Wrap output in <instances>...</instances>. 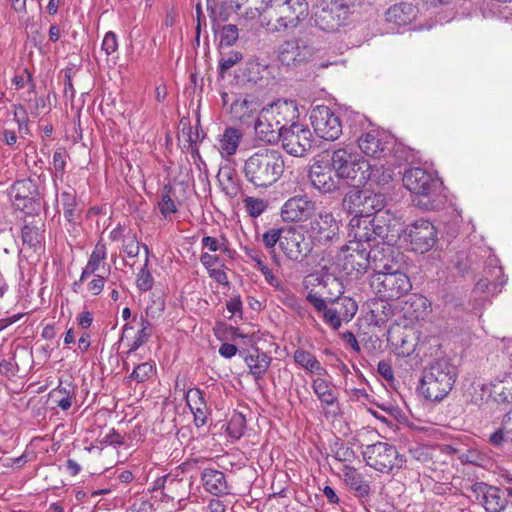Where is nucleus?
<instances>
[{
	"label": "nucleus",
	"mask_w": 512,
	"mask_h": 512,
	"mask_svg": "<svg viewBox=\"0 0 512 512\" xmlns=\"http://www.w3.org/2000/svg\"><path fill=\"white\" fill-rule=\"evenodd\" d=\"M285 171L282 153L274 148H262L252 153L243 164L242 173L255 188H269L277 183Z\"/></svg>",
	"instance_id": "obj_1"
},
{
	"label": "nucleus",
	"mask_w": 512,
	"mask_h": 512,
	"mask_svg": "<svg viewBox=\"0 0 512 512\" xmlns=\"http://www.w3.org/2000/svg\"><path fill=\"white\" fill-rule=\"evenodd\" d=\"M458 377V367L448 356L431 360L424 368L419 390L428 400H443L454 387Z\"/></svg>",
	"instance_id": "obj_2"
},
{
	"label": "nucleus",
	"mask_w": 512,
	"mask_h": 512,
	"mask_svg": "<svg viewBox=\"0 0 512 512\" xmlns=\"http://www.w3.org/2000/svg\"><path fill=\"white\" fill-rule=\"evenodd\" d=\"M404 186L413 194V203L423 210H434L442 204V182L434 171L413 167L403 175Z\"/></svg>",
	"instance_id": "obj_3"
},
{
	"label": "nucleus",
	"mask_w": 512,
	"mask_h": 512,
	"mask_svg": "<svg viewBox=\"0 0 512 512\" xmlns=\"http://www.w3.org/2000/svg\"><path fill=\"white\" fill-rule=\"evenodd\" d=\"M382 233V227L374 224V218L353 216L348 224L349 240L341 252L344 256H353L354 253L370 256Z\"/></svg>",
	"instance_id": "obj_4"
},
{
	"label": "nucleus",
	"mask_w": 512,
	"mask_h": 512,
	"mask_svg": "<svg viewBox=\"0 0 512 512\" xmlns=\"http://www.w3.org/2000/svg\"><path fill=\"white\" fill-rule=\"evenodd\" d=\"M276 14V20H261V25L269 33H283L295 30L309 14L306 0H272L269 5Z\"/></svg>",
	"instance_id": "obj_5"
},
{
	"label": "nucleus",
	"mask_w": 512,
	"mask_h": 512,
	"mask_svg": "<svg viewBox=\"0 0 512 512\" xmlns=\"http://www.w3.org/2000/svg\"><path fill=\"white\" fill-rule=\"evenodd\" d=\"M330 163L338 178L352 180L359 185H365L374 177L371 164L357 152L346 147L335 149Z\"/></svg>",
	"instance_id": "obj_6"
},
{
	"label": "nucleus",
	"mask_w": 512,
	"mask_h": 512,
	"mask_svg": "<svg viewBox=\"0 0 512 512\" xmlns=\"http://www.w3.org/2000/svg\"><path fill=\"white\" fill-rule=\"evenodd\" d=\"M359 0H320L313 13L315 25L336 32L348 23L352 8Z\"/></svg>",
	"instance_id": "obj_7"
},
{
	"label": "nucleus",
	"mask_w": 512,
	"mask_h": 512,
	"mask_svg": "<svg viewBox=\"0 0 512 512\" xmlns=\"http://www.w3.org/2000/svg\"><path fill=\"white\" fill-rule=\"evenodd\" d=\"M378 284V291L387 299L397 300L407 294L412 284L408 275L396 264L385 263L373 275Z\"/></svg>",
	"instance_id": "obj_8"
},
{
	"label": "nucleus",
	"mask_w": 512,
	"mask_h": 512,
	"mask_svg": "<svg viewBox=\"0 0 512 512\" xmlns=\"http://www.w3.org/2000/svg\"><path fill=\"white\" fill-rule=\"evenodd\" d=\"M221 101L230 117L242 124L249 125L261 112V101L250 93L221 92Z\"/></svg>",
	"instance_id": "obj_9"
},
{
	"label": "nucleus",
	"mask_w": 512,
	"mask_h": 512,
	"mask_svg": "<svg viewBox=\"0 0 512 512\" xmlns=\"http://www.w3.org/2000/svg\"><path fill=\"white\" fill-rule=\"evenodd\" d=\"M362 454L367 465L381 473H389L394 468L400 469L406 462L405 457L398 452L397 448L387 442L367 445Z\"/></svg>",
	"instance_id": "obj_10"
},
{
	"label": "nucleus",
	"mask_w": 512,
	"mask_h": 512,
	"mask_svg": "<svg viewBox=\"0 0 512 512\" xmlns=\"http://www.w3.org/2000/svg\"><path fill=\"white\" fill-rule=\"evenodd\" d=\"M318 50L307 40L292 38L277 48V58L282 66L293 68L306 64L316 57Z\"/></svg>",
	"instance_id": "obj_11"
},
{
	"label": "nucleus",
	"mask_w": 512,
	"mask_h": 512,
	"mask_svg": "<svg viewBox=\"0 0 512 512\" xmlns=\"http://www.w3.org/2000/svg\"><path fill=\"white\" fill-rule=\"evenodd\" d=\"M344 206L353 216L372 218L384 207V198L370 190H351L344 198Z\"/></svg>",
	"instance_id": "obj_12"
},
{
	"label": "nucleus",
	"mask_w": 512,
	"mask_h": 512,
	"mask_svg": "<svg viewBox=\"0 0 512 512\" xmlns=\"http://www.w3.org/2000/svg\"><path fill=\"white\" fill-rule=\"evenodd\" d=\"M310 120L314 132L321 139L334 141L342 134L339 116L327 106L319 105L313 108Z\"/></svg>",
	"instance_id": "obj_13"
},
{
	"label": "nucleus",
	"mask_w": 512,
	"mask_h": 512,
	"mask_svg": "<svg viewBox=\"0 0 512 512\" xmlns=\"http://www.w3.org/2000/svg\"><path fill=\"white\" fill-rule=\"evenodd\" d=\"M404 238L413 252L425 254L435 245L436 228L430 221L419 219L406 228Z\"/></svg>",
	"instance_id": "obj_14"
},
{
	"label": "nucleus",
	"mask_w": 512,
	"mask_h": 512,
	"mask_svg": "<svg viewBox=\"0 0 512 512\" xmlns=\"http://www.w3.org/2000/svg\"><path fill=\"white\" fill-rule=\"evenodd\" d=\"M9 196L13 206L25 214H33L40 206L38 189L31 179L16 181L10 188Z\"/></svg>",
	"instance_id": "obj_15"
},
{
	"label": "nucleus",
	"mask_w": 512,
	"mask_h": 512,
	"mask_svg": "<svg viewBox=\"0 0 512 512\" xmlns=\"http://www.w3.org/2000/svg\"><path fill=\"white\" fill-rule=\"evenodd\" d=\"M282 133V147L288 154L302 157L312 148V133L307 127L292 123Z\"/></svg>",
	"instance_id": "obj_16"
},
{
	"label": "nucleus",
	"mask_w": 512,
	"mask_h": 512,
	"mask_svg": "<svg viewBox=\"0 0 512 512\" xmlns=\"http://www.w3.org/2000/svg\"><path fill=\"white\" fill-rule=\"evenodd\" d=\"M361 152L370 158L381 159L390 151L392 137L385 131L371 129L363 133L357 140Z\"/></svg>",
	"instance_id": "obj_17"
},
{
	"label": "nucleus",
	"mask_w": 512,
	"mask_h": 512,
	"mask_svg": "<svg viewBox=\"0 0 512 512\" xmlns=\"http://www.w3.org/2000/svg\"><path fill=\"white\" fill-rule=\"evenodd\" d=\"M339 230V221L328 210L319 211L315 218L310 221L311 236L323 245L337 239Z\"/></svg>",
	"instance_id": "obj_18"
},
{
	"label": "nucleus",
	"mask_w": 512,
	"mask_h": 512,
	"mask_svg": "<svg viewBox=\"0 0 512 512\" xmlns=\"http://www.w3.org/2000/svg\"><path fill=\"white\" fill-rule=\"evenodd\" d=\"M316 204L307 195H296L284 202L281 207V218L284 222H304L312 217Z\"/></svg>",
	"instance_id": "obj_19"
},
{
	"label": "nucleus",
	"mask_w": 512,
	"mask_h": 512,
	"mask_svg": "<svg viewBox=\"0 0 512 512\" xmlns=\"http://www.w3.org/2000/svg\"><path fill=\"white\" fill-rule=\"evenodd\" d=\"M261 112L265 120H271L277 126H281V130H287V125L296 123L295 120L298 118V107L292 100L279 99L263 107Z\"/></svg>",
	"instance_id": "obj_20"
},
{
	"label": "nucleus",
	"mask_w": 512,
	"mask_h": 512,
	"mask_svg": "<svg viewBox=\"0 0 512 512\" xmlns=\"http://www.w3.org/2000/svg\"><path fill=\"white\" fill-rule=\"evenodd\" d=\"M488 268L485 270L484 278L479 279L475 284L473 292L475 294H489L496 295L501 291V288L506 283V279L503 275L502 267L499 265L498 258H490Z\"/></svg>",
	"instance_id": "obj_21"
},
{
	"label": "nucleus",
	"mask_w": 512,
	"mask_h": 512,
	"mask_svg": "<svg viewBox=\"0 0 512 512\" xmlns=\"http://www.w3.org/2000/svg\"><path fill=\"white\" fill-rule=\"evenodd\" d=\"M312 186L321 193H333L339 189L340 180L332 167L322 166L318 163L312 165L309 172Z\"/></svg>",
	"instance_id": "obj_22"
},
{
	"label": "nucleus",
	"mask_w": 512,
	"mask_h": 512,
	"mask_svg": "<svg viewBox=\"0 0 512 512\" xmlns=\"http://www.w3.org/2000/svg\"><path fill=\"white\" fill-rule=\"evenodd\" d=\"M239 355L249 368V374L252 375L255 383L258 384L269 369L272 358L258 347H253L252 350L241 349L239 350Z\"/></svg>",
	"instance_id": "obj_23"
},
{
	"label": "nucleus",
	"mask_w": 512,
	"mask_h": 512,
	"mask_svg": "<svg viewBox=\"0 0 512 512\" xmlns=\"http://www.w3.org/2000/svg\"><path fill=\"white\" fill-rule=\"evenodd\" d=\"M281 229H270L263 234L262 240L267 248H273L277 243L284 250L285 256H296L297 254L307 256L294 233L291 235V244L288 238L281 236Z\"/></svg>",
	"instance_id": "obj_24"
},
{
	"label": "nucleus",
	"mask_w": 512,
	"mask_h": 512,
	"mask_svg": "<svg viewBox=\"0 0 512 512\" xmlns=\"http://www.w3.org/2000/svg\"><path fill=\"white\" fill-rule=\"evenodd\" d=\"M201 484L206 492L214 496H224L230 493L224 472L215 468H204L201 472Z\"/></svg>",
	"instance_id": "obj_25"
},
{
	"label": "nucleus",
	"mask_w": 512,
	"mask_h": 512,
	"mask_svg": "<svg viewBox=\"0 0 512 512\" xmlns=\"http://www.w3.org/2000/svg\"><path fill=\"white\" fill-rule=\"evenodd\" d=\"M188 486L186 479L169 473L155 481L154 489H161L164 497L170 500H180L188 493Z\"/></svg>",
	"instance_id": "obj_26"
},
{
	"label": "nucleus",
	"mask_w": 512,
	"mask_h": 512,
	"mask_svg": "<svg viewBox=\"0 0 512 512\" xmlns=\"http://www.w3.org/2000/svg\"><path fill=\"white\" fill-rule=\"evenodd\" d=\"M418 9L411 3L401 2L392 5L385 13L388 23L402 27L411 24L417 17Z\"/></svg>",
	"instance_id": "obj_27"
},
{
	"label": "nucleus",
	"mask_w": 512,
	"mask_h": 512,
	"mask_svg": "<svg viewBox=\"0 0 512 512\" xmlns=\"http://www.w3.org/2000/svg\"><path fill=\"white\" fill-rule=\"evenodd\" d=\"M243 133L235 127H227L218 139V151L222 158L229 159L236 154L242 141Z\"/></svg>",
	"instance_id": "obj_28"
},
{
	"label": "nucleus",
	"mask_w": 512,
	"mask_h": 512,
	"mask_svg": "<svg viewBox=\"0 0 512 512\" xmlns=\"http://www.w3.org/2000/svg\"><path fill=\"white\" fill-rule=\"evenodd\" d=\"M254 129L257 139L265 144H276L283 136L281 126H277L271 120H265L262 112L257 117Z\"/></svg>",
	"instance_id": "obj_29"
},
{
	"label": "nucleus",
	"mask_w": 512,
	"mask_h": 512,
	"mask_svg": "<svg viewBox=\"0 0 512 512\" xmlns=\"http://www.w3.org/2000/svg\"><path fill=\"white\" fill-rule=\"evenodd\" d=\"M490 396L502 405H512V373L495 378L490 383Z\"/></svg>",
	"instance_id": "obj_30"
},
{
	"label": "nucleus",
	"mask_w": 512,
	"mask_h": 512,
	"mask_svg": "<svg viewBox=\"0 0 512 512\" xmlns=\"http://www.w3.org/2000/svg\"><path fill=\"white\" fill-rule=\"evenodd\" d=\"M179 206H181V201L176 195L175 188L170 184L164 185L157 204L162 217L171 221L173 216L178 213Z\"/></svg>",
	"instance_id": "obj_31"
},
{
	"label": "nucleus",
	"mask_w": 512,
	"mask_h": 512,
	"mask_svg": "<svg viewBox=\"0 0 512 512\" xmlns=\"http://www.w3.org/2000/svg\"><path fill=\"white\" fill-rule=\"evenodd\" d=\"M370 324L381 327L394 316L390 303L383 299H371L367 302Z\"/></svg>",
	"instance_id": "obj_32"
},
{
	"label": "nucleus",
	"mask_w": 512,
	"mask_h": 512,
	"mask_svg": "<svg viewBox=\"0 0 512 512\" xmlns=\"http://www.w3.org/2000/svg\"><path fill=\"white\" fill-rule=\"evenodd\" d=\"M344 481L350 489L354 490L359 497H366L370 493V486L368 482L363 479V476L352 466L345 465L343 467Z\"/></svg>",
	"instance_id": "obj_33"
},
{
	"label": "nucleus",
	"mask_w": 512,
	"mask_h": 512,
	"mask_svg": "<svg viewBox=\"0 0 512 512\" xmlns=\"http://www.w3.org/2000/svg\"><path fill=\"white\" fill-rule=\"evenodd\" d=\"M312 389L326 407H332L338 404L337 394L332 389V384L323 378H315L312 381Z\"/></svg>",
	"instance_id": "obj_34"
},
{
	"label": "nucleus",
	"mask_w": 512,
	"mask_h": 512,
	"mask_svg": "<svg viewBox=\"0 0 512 512\" xmlns=\"http://www.w3.org/2000/svg\"><path fill=\"white\" fill-rule=\"evenodd\" d=\"M321 270H322L321 275L310 274V275L306 276L303 280L304 287L307 289L310 286H315V285H323L324 287L332 286L335 289H337L338 293H342V283L339 281V279L335 275L328 272L329 268H327L326 266H323L321 268Z\"/></svg>",
	"instance_id": "obj_35"
},
{
	"label": "nucleus",
	"mask_w": 512,
	"mask_h": 512,
	"mask_svg": "<svg viewBox=\"0 0 512 512\" xmlns=\"http://www.w3.org/2000/svg\"><path fill=\"white\" fill-rule=\"evenodd\" d=\"M486 512H502L508 505L507 498L503 495L500 488L491 486L484 495V501L482 503Z\"/></svg>",
	"instance_id": "obj_36"
},
{
	"label": "nucleus",
	"mask_w": 512,
	"mask_h": 512,
	"mask_svg": "<svg viewBox=\"0 0 512 512\" xmlns=\"http://www.w3.org/2000/svg\"><path fill=\"white\" fill-rule=\"evenodd\" d=\"M294 361L310 373L318 375L328 374L327 370L321 365L317 358L304 349H297L294 352Z\"/></svg>",
	"instance_id": "obj_37"
},
{
	"label": "nucleus",
	"mask_w": 512,
	"mask_h": 512,
	"mask_svg": "<svg viewBox=\"0 0 512 512\" xmlns=\"http://www.w3.org/2000/svg\"><path fill=\"white\" fill-rule=\"evenodd\" d=\"M50 397L62 410L67 411L72 406V400L75 398V389L72 383L66 385L60 384L50 392Z\"/></svg>",
	"instance_id": "obj_38"
},
{
	"label": "nucleus",
	"mask_w": 512,
	"mask_h": 512,
	"mask_svg": "<svg viewBox=\"0 0 512 512\" xmlns=\"http://www.w3.org/2000/svg\"><path fill=\"white\" fill-rule=\"evenodd\" d=\"M328 301L335 304L334 307L344 321H350L358 310V305L354 299L348 296H337L336 298L327 297Z\"/></svg>",
	"instance_id": "obj_39"
},
{
	"label": "nucleus",
	"mask_w": 512,
	"mask_h": 512,
	"mask_svg": "<svg viewBox=\"0 0 512 512\" xmlns=\"http://www.w3.org/2000/svg\"><path fill=\"white\" fill-rule=\"evenodd\" d=\"M65 228L72 241H67L70 252L72 254L82 253L85 244V237L82 234V226L80 221L65 224Z\"/></svg>",
	"instance_id": "obj_40"
},
{
	"label": "nucleus",
	"mask_w": 512,
	"mask_h": 512,
	"mask_svg": "<svg viewBox=\"0 0 512 512\" xmlns=\"http://www.w3.org/2000/svg\"><path fill=\"white\" fill-rule=\"evenodd\" d=\"M267 70V64L259 59H251L246 62L242 75L246 81L257 84L264 77Z\"/></svg>",
	"instance_id": "obj_41"
},
{
	"label": "nucleus",
	"mask_w": 512,
	"mask_h": 512,
	"mask_svg": "<svg viewBox=\"0 0 512 512\" xmlns=\"http://www.w3.org/2000/svg\"><path fill=\"white\" fill-rule=\"evenodd\" d=\"M140 329L138 330L127 354H131L139 349L142 345L148 342L152 335V323L146 318L141 316L139 321Z\"/></svg>",
	"instance_id": "obj_42"
},
{
	"label": "nucleus",
	"mask_w": 512,
	"mask_h": 512,
	"mask_svg": "<svg viewBox=\"0 0 512 512\" xmlns=\"http://www.w3.org/2000/svg\"><path fill=\"white\" fill-rule=\"evenodd\" d=\"M246 429V418L240 412H234L226 427L227 434L233 439H240Z\"/></svg>",
	"instance_id": "obj_43"
},
{
	"label": "nucleus",
	"mask_w": 512,
	"mask_h": 512,
	"mask_svg": "<svg viewBox=\"0 0 512 512\" xmlns=\"http://www.w3.org/2000/svg\"><path fill=\"white\" fill-rule=\"evenodd\" d=\"M203 253L201 256H209L210 252L229 253L227 241L223 238L205 236L202 238Z\"/></svg>",
	"instance_id": "obj_44"
},
{
	"label": "nucleus",
	"mask_w": 512,
	"mask_h": 512,
	"mask_svg": "<svg viewBox=\"0 0 512 512\" xmlns=\"http://www.w3.org/2000/svg\"><path fill=\"white\" fill-rule=\"evenodd\" d=\"M66 158L67 154L62 149L56 150L53 154L52 158V179L54 182V186L57 189V181L63 180L65 169H66Z\"/></svg>",
	"instance_id": "obj_45"
},
{
	"label": "nucleus",
	"mask_w": 512,
	"mask_h": 512,
	"mask_svg": "<svg viewBox=\"0 0 512 512\" xmlns=\"http://www.w3.org/2000/svg\"><path fill=\"white\" fill-rule=\"evenodd\" d=\"M203 265L208 270L211 278L221 285L227 286L229 284L227 275L222 268H217L220 258H200Z\"/></svg>",
	"instance_id": "obj_46"
},
{
	"label": "nucleus",
	"mask_w": 512,
	"mask_h": 512,
	"mask_svg": "<svg viewBox=\"0 0 512 512\" xmlns=\"http://www.w3.org/2000/svg\"><path fill=\"white\" fill-rule=\"evenodd\" d=\"M244 208L248 215L252 218H257L267 209V202L264 199L256 197H246L243 200Z\"/></svg>",
	"instance_id": "obj_47"
},
{
	"label": "nucleus",
	"mask_w": 512,
	"mask_h": 512,
	"mask_svg": "<svg viewBox=\"0 0 512 512\" xmlns=\"http://www.w3.org/2000/svg\"><path fill=\"white\" fill-rule=\"evenodd\" d=\"M214 332L220 340L224 337L230 338L231 340H236L237 338L244 339L248 337L246 334H243L239 328L227 325L224 322H218L214 328Z\"/></svg>",
	"instance_id": "obj_48"
},
{
	"label": "nucleus",
	"mask_w": 512,
	"mask_h": 512,
	"mask_svg": "<svg viewBox=\"0 0 512 512\" xmlns=\"http://www.w3.org/2000/svg\"><path fill=\"white\" fill-rule=\"evenodd\" d=\"M155 372V366L150 362H143L136 365L129 375V379L136 381L137 383H143L147 381Z\"/></svg>",
	"instance_id": "obj_49"
},
{
	"label": "nucleus",
	"mask_w": 512,
	"mask_h": 512,
	"mask_svg": "<svg viewBox=\"0 0 512 512\" xmlns=\"http://www.w3.org/2000/svg\"><path fill=\"white\" fill-rule=\"evenodd\" d=\"M507 431L510 430L508 429L507 420L504 416L501 426L489 436L490 444L494 447H502L505 443H510V435H508Z\"/></svg>",
	"instance_id": "obj_50"
},
{
	"label": "nucleus",
	"mask_w": 512,
	"mask_h": 512,
	"mask_svg": "<svg viewBox=\"0 0 512 512\" xmlns=\"http://www.w3.org/2000/svg\"><path fill=\"white\" fill-rule=\"evenodd\" d=\"M149 258H145L144 264L140 269L136 284L140 291L146 292L153 287L154 279L151 275V272L148 270Z\"/></svg>",
	"instance_id": "obj_51"
},
{
	"label": "nucleus",
	"mask_w": 512,
	"mask_h": 512,
	"mask_svg": "<svg viewBox=\"0 0 512 512\" xmlns=\"http://www.w3.org/2000/svg\"><path fill=\"white\" fill-rule=\"evenodd\" d=\"M204 391L199 388H190L186 394V402L189 406L190 410L207 407L206 401L204 399Z\"/></svg>",
	"instance_id": "obj_52"
},
{
	"label": "nucleus",
	"mask_w": 512,
	"mask_h": 512,
	"mask_svg": "<svg viewBox=\"0 0 512 512\" xmlns=\"http://www.w3.org/2000/svg\"><path fill=\"white\" fill-rule=\"evenodd\" d=\"M238 39V28L236 25H225L220 32V45L231 47Z\"/></svg>",
	"instance_id": "obj_53"
},
{
	"label": "nucleus",
	"mask_w": 512,
	"mask_h": 512,
	"mask_svg": "<svg viewBox=\"0 0 512 512\" xmlns=\"http://www.w3.org/2000/svg\"><path fill=\"white\" fill-rule=\"evenodd\" d=\"M12 83L16 86L17 89L24 88L27 83L29 86L28 96L35 92L36 85L28 69H24L23 74L15 75L12 79Z\"/></svg>",
	"instance_id": "obj_54"
},
{
	"label": "nucleus",
	"mask_w": 512,
	"mask_h": 512,
	"mask_svg": "<svg viewBox=\"0 0 512 512\" xmlns=\"http://www.w3.org/2000/svg\"><path fill=\"white\" fill-rule=\"evenodd\" d=\"M410 305L411 307H415L414 312L416 313L415 318L417 319L420 317L423 318L428 313L429 305L427 304V299L423 296L412 295Z\"/></svg>",
	"instance_id": "obj_55"
},
{
	"label": "nucleus",
	"mask_w": 512,
	"mask_h": 512,
	"mask_svg": "<svg viewBox=\"0 0 512 512\" xmlns=\"http://www.w3.org/2000/svg\"><path fill=\"white\" fill-rule=\"evenodd\" d=\"M242 59V54L237 51H231L227 55L221 57L219 68L221 73H225Z\"/></svg>",
	"instance_id": "obj_56"
},
{
	"label": "nucleus",
	"mask_w": 512,
	"mask_h": 512,
	"mask_svg": "<svg viewBox=\"0 0 512 512\" xmlns=\"http://www.w3.org/2000/svg\"><path fill=\"white\" fill-rule=\"evenodd\" d=\"M102 446L119 447L124 444V437L114 428L107 433L103 438L98 440Z\"/></svg>",
	"instance_id": "obj_57"
},
{
	"label": "nucleus",
	"mask_w": 512,
	"mask_h": 512,
	"mask_svg": "<svg viewBox=\"0 0 512 512\" xmlns=\"http://www.w3.org/2000/svg\"><path fill=\"white\" fill-rule=\"evenodd\" d=\"M101 49L107 56L111 55L118 49V39L114 32L109 31L104 35Z\"/></svg>",
	"instance_id": "obj_58"
},
{
	"label": "nucleus",
	"mask_w": 512,
	"mask_h": 512,
	"mask_svg": "<svg viewBox=\"0 0 512 512\" xmlns=\"http://www.w3.org/2000/svg\"><path fill=\"white\" fill-rule=\"evenodd\" d=\"M60 201L63 206V210L72 209L78 205L76 192L71 187H69L68 190L61 192Z\"/></svg>",
	"instance_id": "obj_59"
},
{
	"label": "nucleus",
	"mask_w": 512,
	"mask_h": 512,
	"mask_svg": "<svg viewBox=\"0 0 512 512\" xmlns=\"http://www.w3.org/2000/svg\"><path fill=\"white\" fill-rule=\"evenodd\" d=\"M323 318L325 323L335 330L341 326V320H343L335 308H326L323 311Z\"/></svg>",
	"instance_id": "obj_60"
},
{
	"label": "nucleus",
	"mask_w": 512,
	"mask_h": 512,
	"mask_svg": "<svg viewBox=\"0 0 512 512\" xmlns=\"http://www.w3.org/2000/svg\"><path fill=\"white\" fill-rule=\"evenodd\" d=\"M28 114V108H25L22 104L14 105V119L17 122L20 131H22V126L27 127Z\"/></svg>",
	"instance_id": "obj_61"
},
{
	"label": "nucleus",
	"mask_w": 512,
	"mask_h": 512,
	"mask_svg": "<svg viewBox=\"0 0 512 512\" xmlns=\"http://www.w3.org/2000/svg\"><path fill=\"white\" fill-rule=\"evenodd\" d=\"M398 355L409 356L415 349V344L408 340L407 335L400 336L396 343Z\"/></svg>",
	"instance_id": "obj_62"
},
{
	"label": "nucleus",
	"mask_w": 512,
	"mask_h": 512,
	"mask_svg": "<svg viewBox=\"0 0 512 512\" xmlns=\"http://www.w3.org/2000/svg\"><path fill=\"white\" fill-rule=\"evenodd\" d=\"M126 512H155L154 505L149 500H135Z\"/></svg>",
	"instance_id": "obj_63"
},
{
	"label": "nucleus",
	"mask_w": 512,
	"mask_h": 512,
	"mask_svg": "<svg viewBox=\"0 0 512 512\" xmlns=\"http://www.w3.org/2000/svg\"><path fill=\"white\" fill-rule=\"evenodd\" d=\"M306 300L318 311V312H323L326 308H327V305H326V301H328V299H324L322 298L320 295H317L316 293H313L312 291H310L307 296H306Z\"/></svg>",
	"instance_id": "obj_64"
}]
</instances>
